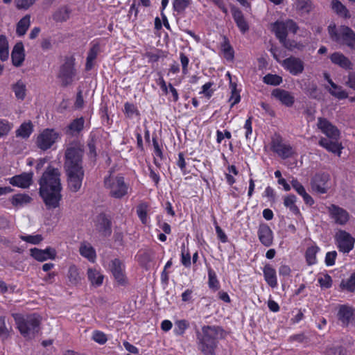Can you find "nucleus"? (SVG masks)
<instances>
[{"label":"nucleus","mask_w":355,"mask_h":355,"mask_svg":"<svg viewBox=\"0 0 355 355\" xmlns=\"http://www.w3.org/2000/svg\"><path fill=\"white\" fill-rule=\"evenodd\" d=\"M83 154L84 146L78 140L70 142L65 150L64 167L68 187L72 192H77L82 186L84 178Z\"/></svg>","instance_id":"f257e3e1"},{"label":"nucleus","mask_w":355,"mask_h":355,"mask_svg":"<svg viewBox=\"0 0 355 355\" xmlns=\"http://www.w3.org/2000/svg\"><path fill=\"white\" fill-rule=\"evenodd\" d=\"M60 176L58 168L49 166L40 180V194L49 209L59 207L62 198Z\"/></svg>","instance_id":"f03ea898"},{"label":"nucleus","mask_w":355,"mask_h":355,"mask_svg":"<svg viewBox=\"0 0 355 355\" xmlns=\"http://www.w3.org/2000/svg\"><path fill=\"white\" fill-rule=\"evenodd\" d=\"M224 331L218 326H203L197 331L198 349L205 355H214L218 340L223 337Z\"/></svg>","instance_id":"7ed1b4c3"},{"label":"nucleus","mask_w":355,"mask_h":355,"mask_svg":"<svg viewBox=\"0 0 355 355\" xmlns=\"http://www.w3.org/2000/svg\"><path fill=\"white\" fill-rule=\"evenodd\" d=\"M15 320L19 331L25 338H32L39 331L40 318L36 314L26 316H21L17 314L15 315Z\"/></svg>","instance_id":"20e7f679"},{"label":"nucleus","mask_w":355,"mask_h":355,"mask_svg":"<svg viewBox=\"0 0 355 355\" xmlns=\"http://www.w3.org/2000/svg\"><path fill=\"white\" fill-rule=\"evenodd\" d=\"M328 33L333 41L355 49V33L348 26H341L337 28L335 24H330L328 26Z\"/></svg>","instance_id":"39448f33"},{"label":"nucleus","mask_w":355,"mask_h":355,"mask_svg":"<svg viewBox=\"0 0 355 355\" xmlns=\"http://www.w3.org/2000/svg\"><path fill=\"white\" fill-rule=\"evenodd\" d=\"M106 189L110 190V195L115 198H121L128 194L129 187L125 182L123 176L110 175L104 180Z\"/></svg>","instance_id":"423d86ee"},{"label":"nucleus","mask_w":355,"mask_h":355,"mask_svg":"<svg viewBox=\"0 0 355 355\" xmlns=\"http://www.w3.org/2000/svg\"><path fill=\"white\" fill-rule=\"evenodd\" d=\"M298 30V26L292 19L286 21H277L272 24V31L275 34L277 38L282 44L287 39L288 33L291 32L295 34Z\"/></svg>","instance_id":"0eeeda50"},{"label":"nucleus","mask_w":355,"mask_h":355,"mask_svg":"<svg viewBox=\"0 0 355 355\" xmlns=\"http://www.w3.org/2000/svg\"><path fill=\"white\" fill-rule=\"evenodd\" d=\"M75 59L73 57H67L64 62L60 67L58 78L60 80L61 85L64 87L68 86L72 83L76 74L74 68Z\"/></svg>","instance_id":"6e6552de"},{"label":"nucleus","mask_w":355,"mask_h":355,"mask_svg":"<svg viewBox=\"0 0 355 355\" xmlns=\"http://www.w3.org/2000/svg\"><path fill=\"white\" fill-rule=\"evenodd\" d=\"M335 244L340 252L348 254L354 247L355 238L343 230H338L334 235Z\"/></svg>","instance_id":"1a4fd4ad"},{"label":"nucleus","mask_w":355,"mask_h":355,"mask_svg":"<svg viewBox=\"0 0 355 355\" xmlns=\"http://www.w3.org/2000/svg\"><path fill=\"white\" fill-rule=\"evenodd\" d=\"M60 138V135L54 129L46 128L37 137L36 145L42 150H46L57 142Z\"/></svg>","instance_id":"9d476101"},{"label":"nucleus","mask_w":355,"mask_h":355,"mask_svg":"<svg viewBox=\"0 0 355 355\" xmlns=\"http://www.w3.org/2000/svg\"><path fill=\"white\" fill-rule=\"evenodd\" d=\"M329 180L330 175L329 173H316L311 178L310 182L312 191L320 194L326 193L329 189L328 183Z\"/></svg>","instance_id":"9b49d317"},{"label":"nucleus","mask_w":355,"mask_h":355,"mask_svg":"<svg viewBox=\"0 0 355 355\" xmlns=\"http://www.w3.org/2000/svg\"><path fill=\"white\" fill-rule=\"evenodd\" d=\"M282 67L293 76L301 74L304 69V63L299 58L290 56L281 62Z\"/></svg>","instance_id":"f8f14e48"},{"label":"nucleus","mask_w":355,"mask_h":355,"mask_svg":"<svg viewBox=\"0 0 355 355\" xmlns=\"http://www.w3.org/2000/svg\"><path fill=\"white\" fill-rule=\"evenodd\" d=\"M271 149L282 159L290 157L293 154L292 147L289 144L283 143L279 136L272 139Z\"/></svg>","instance_id":"ddd939ff"},{"label":"nucleus","mask_w":355,"mask_h":355,"mask_svg":"<svg viewBox=\"0 0 355 355\" xmlns=\"http://www.w3.org/2000/svg\"><path fill=\"white\" fill-rule=\"evenodd\" d=\"M317 127L330 139H337L339 137L338 129L325 118L319 117L318 119Z\"/></svg>","instance_id":"4468645a"},{"label":"nucleus","mask_w":355,"mask_h":355,"mask_svg":"<svg viewBox=\"0 0 355 355\" xmlns=\"http://www.w3.org/2000/svg\"><path fill=\"white\" fill-rule=\"evenodd\" d=\"M329 213L331 219L338 225H343L349 220V214L344 209L331 205L328 207Z\"/></svg>","instance_id":"2eb2a0df"},{"label":"nucleus","mask_w":355,"mask_h":355,"mask_svg":"<svg viewBox=\"0 0 355 355\" xmlns=\"http://www.w3.org/2000/svg\"><path fill=\"white\" fill-rule=\"evenodd\" d=\"M337 318L343 327H347L353 320L354 309L347 304H340L337 307Z\"/></svg>","instance_id":"dca6fc26"},{"label":"nucleus","mask_w":355,"mask_h":355,"mask_svg":"<svg viewBox=\"0 0 355 355\" xmlns=\"http://www.w3.org/2000/svg\"><path fill=\"white\" fill-rule=\"evenodd\" d=\"M260 242L266 247H270L273 242V233L267 224H261L257 232Z\"/></svg>","instance_id":"f3484780"},{"label":"nucleus","mask_w":355,"mask_h":355,"mask_svg":"<svg viewBox=\"0 0 355 355\" xmlns=\"http://www.w3.org/2000/svg\"><path fill=\"white\" fill-rule=\"evenodd\" d=\"M110 268L117 282L121 285L125 284L126 280L123 272V266L122 262L118 259H114L111 261Z\"/></svg>","instance_id":"a211bd4d"},{"label":"nucleus","mask_w":355,"mask_h":355,"mask_svg":"<svg viewBox=\"0 0 355 355\" xmlns=\"http://www.w3.org/2000/svg\"><path fill=\"white\" fill-rule=\"evenodd\" d=\"M231 12L232 17L234 19V21H235L237 27L239 28V31L242 33H245L249 31V24L245 19L242 11L236 8L235 6H232L231 8Z\"/></svg>","instance_id":"6ab92c4d"},{"label":"nucleus","mask_w":355,"mask_h":355,"mask_svg":"<svg viewBox=\"0 0 355 355\" xmlns=\"http://www.w3.org/2000/svg\"><path fill=\"white\" fill-rule=\"evenodd\" d=\"M31 255L37 261H44L49 259H54L56 252L51 248H47L45 250L35 248L31 250Z\"/></svg>","instance_id":"aec40b11"},{"label":"nucleus","mask_w":355,"mask_h":355,"mask_svg":"<svg viewBox=\"0 0 355 355\" xmlns=\"http://www.w3.org/2000/svg\"><path fill=\"white\" fill-rule=\"evenodd\" d=\"M272 96L287 107H291L295 102L294 96L284 89H275L272 91Z\"/></svg>","instance_id":"412c9836"},{"label":"nucleus","mask_w":355,"mask_h":355,"mask_svg":"<svg viewBox=\"0 0 355 355\" xmlns=\"http://www.w3.org/2000/svg\"><path fill=\"white\" fill-rule=\"evenodd\" d=\"M84 125L83 117L75 119L66 127L65 133L70 136H77L83 130Z\"/></svg>","instance_id":"4be33fe9"},{"label":"nucleus","mask_w":355,"mask_h":355,"mask_svg":"<svg viewBox=\"0 0 355 355\" xmlns=\"http://www.w3.org/2000/svg\"><path fill=\"white\" fill-rule=\"evenodd\" d=\"M32 173H22L19 175H15L10 180V183L16 187L21 188L28 187L32 182Z\"/></svg>","instance_id":"5701e85b"},{"label":"nucleus","mask_w":355,"mask_h":355,"mask_svg":"<svg viewBox=\"0 0 355 355\" xmlns=\"http://www.w3.org/2000/svg\"><path fill=\"white\" fill-rule=\"evenodd\" d=\"M24 49L21 42L17 43L11 53V58L13 65L19 67L24 60Z\"/></svg>","instance_id":"b1692460"},{"label":"nucleus","mask_w":355,"mask_h":355,"mask_svg":"<svg viewBox=\"0 0 355 355\" xmlns=\"http://www.w3.org/2000/svg\"><path fill=\"white\" fill-rule=\"evenodd\" d=\"M319 145L329 152L337 154L338 156H340L341 155V149L343 147L338 142L332 141L326 138L322 137L319 141Z\"/></svg>","instance_id":"393cba45"},{"label":"nucleus","mask_w":355,"mask_h":355,"mask_svg":"<svg viewBox=\"0 0 355 355\" xmlns=\"http://www.w3.org/2000/svg\"><path fill=\"white\" fill-rule=\"evenodd\" d=\"M263 276L267 284L272 288L277 286V280L275 270L269 264L263 268Z\"/></svg>","instance_id":"a878e982"},{"label":"nucleus","mask_w":355,"mask_h":355,"mask_svg":"<svg viewBox=\"0 0 355 355\" xmlns=\"http://www.w3.org/2000/svg\"><path fill=\"white\" fill-rule=\"evenodd\" d=\"M331 61L343 69H350L352 63L350 60L343 53L336 52L331 55Z\"/></svg>","instance_id":"bb28decb"},{"label":"nucleus","mask_w":355,"mask_h":355,"mask_svg":"<svg viewBox=\"0 0 355 355\" xmlns=\"http://www.w3.org/2000/svg\"><path fill=\"white\" fill-rule=\"evenodd\" d=\"M297 198L293 194H289L284 198V205L286 207L288 208L290 211L295 215L300 214V211L297 206L295 205Z\"/></svg>","instance_id":"cd10ccee"},{"label":"nucleus","mask_w":355,"mask_h":355,"mask_svg":"<svg viewBox=\"0 0 355 355\" xmlns=\"http://www.w3.org/2000/svg\"><path fill=\"white\" fill-rule=\"evenodd\" d=\"M88 279L95 286H99L103 284V275L96 269L89 268L87 270Z\"/></svg>","instance_id":"c85d7f7f"},{"label":"nucleus","mask_w":355,"mask_h":355,"mask_svg":"<svg viewBox=\"0 0 355 355\" xmlns=\"http://www.w3.org/2000/svg\"><path fill=\"white\" fill-rule=\"evenodd\" d=\"M31 24V17L28 15L22 17L17 24L16 33L19 36L26 34Z\"/></svg>","instance_id":"c756f323"},{"label":"nucleus","mask_w":355,"mask_h":355,"mask_svg":"<svg viewBox=\"0 0 355 355\" xmlns=\"http://www.w3.org/2000/svg\"><path fill=\"white\" fill-rule=\"evenodd\" d=\"M12 89L17 99L24 100L26 94V87L21 80H18L12 85Z\"/></svg>","instance_id":"7c9ffc66"},{"label":"nucleus","mask_w":355,"mask_h":355,"mask_svg":"<svg viewBox=\"0 0 355 355\" xmlns=\"http://www.w3.org/2000/svg\"><path fill=\"white\" fill-rule=\"evenodd\" d=\"M31 198L27 194H16L12 196L11 202L16 207H22L31 202Z\"/></svg>","instance_id":"2f4dec72"},{"label":"nucleus","mask_w":355,"mask_h":355,"mask_svg":"<svg viewBox=\"0 0 355 355\" xmlns=\"http://www.w3.org/2000/svg\"><path fill=\"white\" fill-rule=\"evenodd\" d=\"M331 88L329 89V92L334 97L338 99H345L348 97V94L344 89H343L341 86H339L331 82Z\"/></svg>","instance_id":"473e14b6"},{"label":"nucleus","mask_w":355,"mask_h":355,"mask_svg":"<svg viewBox=\"0 0 355 355\" xmlns=\"http://www.w3.org/2000/svg\"><path fill=\"white\" fill-rule=\"evenodd\" d=\"M80 254L87 258L89 261L94 262L96 258V253L94 248L89 245L83 244L80 247Z\"/></svg>","instance_id":"72a5a7b5"},{"label":"nucleus","mask_w":355,"mask_h":355,"mask_svg":"<svg viewBox=\"0 0 355 355\" xmlns=\"http://www.w3.org/2000/svg\"><path fill=\"white\" fill-rule=\"evenodd\" d=\"M33 132V125L31 122L24 123L16 130V136L22 138H28Z\"/></svg>","instance_id":"f704fd0d"},{"label":"nucleus","mask_w":355,"mask_h":355,"mask_svg":"<svg viewBox=\"0 0 355 355\" xmlns=\"http://www.w3.org/2000/svg\"><path fill=\"white\" fill-rule=\"evenodd\" d=\"M332 8L334 10L340 15L341 17H343L345 18H349L350 15L347 9V8L339 1L338 0H333L331 2Z\"/></svg>","instance_id":"c9c22d12"},{"label":"nucleus","mask_w":355,"mask_h":355,"mask_svg":"<svg viewBox=\"0 0 355 355\" xmlns=\"http://www.w3.org/2000/svg\"><path fill=\"white\" fill-rule=\"evenodd\" d=\"M154 257V252L152 250L140 251L138 254V261L143 266L146 267L152 261Z\"/></svg>","instance_id":"e433bc0d"},{"label":"nucleus","mask_w":355,"mask_h":355,"mask_svg":"<svg viewBox=\"0 0 355 355\" xmlns=\"http://www.w3.org/2000/svg\"><path fill=\"white\" fill-rule=\"evenodd\" d=\"M319 250V248L316 245H313L307 248L305 257L309 265H313L316 263V254L318 252Z\"/></svg>","instance_id":"4c0bfd02"},{"label":"nucleus","mask_w":355,"mask_h":355,"mask_svg":"<svg viewBox=\"0 0 355 355\" xmlns=\"http://www.w3.org/2000/svg\"><path fill=\"white\" fill-rule=\"evenodd\" d=\"M282 45L286 49L291 51H302L305 48L304 44L293 40H286L284 42L282 43Z\"/></svg>","instance_id":"58836bf2"},{"label":"nucleus","mask_w":355,"mask_h":355,"mask_svg":"<svg viewBox=\"0 0 355 355\" xmlns=\"http://www.w3.org/2000/svg\"><path fill=\"white\" fill-rule=\"evenodd\" d=\"M295 8L302 13H308L312 9L311 0H295Z\"/></svg>","instance_id":"ea45409f"},{"label":"nucleus","mask_w":355,"mask_h":355,"mask_svg":"<svg viewBox=\"0 0 355 355\" xmlns=\"http://www.w3.org/2000/svg\"><path fill=\"white\" fill-rule=\"evenodd\" d=\"M70 11L67 8H61L53 15V19L57 21H64L69 18Z\"/></svg>","instance_id":"a19ab883"},{"label":"nucleus","mask_w":355,"mask_h":355,"mask_svg":"<svg viewBox=\"0 0 355 355\" xmlns=\"http://www.w3.org/2000/svg\"><path fill=\"white\" fill-rule=\"evenodd\" d=\"M263 81L267 85L276 86L282 83V78L276 74L268 73L263 77Z\"/></svg>","instance_id":"79ce46f5"},{"label":"nucleus","mask_w":355,"mask_h":355,"mask_svg":"<svg viewBox=\"0 0 355 355\" xmlns=\"http://www.w3.org/2000/svg\"><path fill=\"white\" fill-rule=\"evenodd\" d=\"M148 205L146 202L139 204L137 207V214L143 224L147 222Z\"/></svg>","instance_id":"37998d69"},{"label":"nucleus","mask_w":355,"mask_h":355,"mask_svg":"<svg viewBox=\"0 0 355 355\" xmlns=\"http://www.w3.org/2000/svg\"><path fill=\"white\" fill-rule=\"evenodd\" d=\"M208 278L209 287L214 290H218L219 288V282L215 272L211 268H209L208 270Z\"/></svg>","instance_id":"c03bdc74"},{"label":"nucleus","mask_w":355,"mask_h":355,"mask_svg":"<svg viewBox=\"0 0 355 355\" xmlns=\"http://www.w3.org/2000/svg\"><path fill=\"white\" fill-rule=\"evenodd\" d=\"M306 94L310 98L313 99H320L321 97V92L319 91L315 83H310L309 85Z\"/></svg>","instance_id":"a18cd8bd"},{"label":"nucleus","mask_w":355,"mask_h":355,"mask_svg":"<svg viewBox=\"0 0 355 355\" xmlns=\"http://www.w3.org/2000/svg\"><path fill=\"white\" fill-rule=\"evenodd\" d=\"M340 286L350 292L355 291V272L346 281H342Z\"/></svg>","instance_id":"49530a36"},{"label":"nucleus","mask_w":355,"mask_h":355,"mask_svg":"<svg viewBox=\"0 0 355 355\" xmlns=\"http://www.w3.org/2000/svg\"><path fill=\"white\" fill-rule=\"evenodd\" d=\"M191 0H174L173 3V9L178 12H183L190 4Z\"/></svg>","instance_id":"de8ad7c7"},{"label":"nucleus","mask_w":355,"mask_h":355,"mask_svg":"<svg viewBox=\"0 0 355 355\" xmlns=\"http://www.w3.org/2000/svg\"><path fill=\"white\" fill-rule=\"evenodd\" d=\"M68 277L69 281L73 284H77L80 280L79 272L78 268L75 266H71L69 268Z\"/></svg>","instance_id":"09e8293b"},{"label":"nucleus","mask_w":355,"mask_h":355,"mask_svg":"<svg viewBox=\"0 0 355 355\" xmlns=\"http://www.w3.org/2000/svg\"><path fill=\"white\" fill-rule=\"evenodd\" d=\"M20 239L26 242L30 243L31 244H38L40 243L42 240L43 238L42 235L40 234H36V235H21L20 236Z\"/></svg>","instance_id":"8fccbe9b"},{"label":"nucleus","mask_w":355,"mask_h":355,"mask_svg":"<svg viewBox=\"0 0 355 355\" xmlns=\"http://www.w3.org/2000/svg\"><path fill=\"white\" fill-rule=\"evenodd\" d=\"M12 128V123L6 120H0V137L7 135Z\"/></svg>","instance_id":"3c124183"},{"label":"nucleus","mask_w":355,"mask_h":355,"mask_svg":"<svg viewBox=\"0 0 355 355\" xmlns=\"http://www.w3.org/2000/svg\"><path fill=\"white\" fill-rule=\"evenodd\" d=\"M224 57L227 60H232L234 58V50L228 42H225L223 45Z\"/></svg>","instance_id":"603ef678"},{"label":"nucleus","mask_w":355,"mask_h":355,"mask_svg":"<svg viewBox=\"0 0 355 355\" xmlns=\"http://www.w3.org/2000/svg\"><path fill=\"white\" fill-rule=\"evenodd\" d=\"M99 230L104 236H109L111 234L110 222L105 217L102 218V223L100 225Z\"/></svg>","instance_id":"864d4df0"},{"label":"nucleus","mask_w":355,"mask_h":355,"mask_svg":"<svg viewBox=\"0 0 355 355\" xmlns=\"http://www.w3.org/2000/svg\"><path fill=\"white\" fill-rule=\"evenodd\" d=\"M35 1L36 0H15V4L19 10H27Z\"/></svg>","instance_id":"5fc2aeb1"},{"label":"nucleus","mask_w":355,"mask_h":355,"mask_svg":"<svg viewBox=\"0 0 355 355\" xmlns=\"http://www.w3.org/2000/svg\"><path fill=\"white\" fill-rule=\"evenodd\" d=\"M188 324L186 320H179L175 323V327L174 331L176 335H182L184 331L187 329Z\"/></svg>","instance_id":"6e6d98bb"},{"label":"nucleus","mask_w":355,"mask_h":355,"mask_svg":"<svg viewBox=\"0 0 355 355\" xmlns=\"http://www.w3.org/2000/svg\"><path fill=\"white\" fill-rule=\"evenodd\" d=\"M92 339L101 345L105 343L107 340L106 335L100 331H94L93 332Z\"/></svg>","instance_id":"4d7b16f0"},{"label":"nucleus","mask_w":355,"mask_h":355,"mask_svg":"<svg viewBox=\"0 0 355 355\" xmlns=\"http://www.w3.org/2000/svg\"><path fill=\"white\" fill-rule=\"evenodd\" d=\"M291 186L301 196L306 192L304 187L297 179L292 180Z\"/></svg>","instance_id":"13d9d810"},{"label":"nucleus","mask_w":355,"mask_h":355,"mask_svg":"<svg viewBox=\"0 0 355 355\" xmlns=\"http://www.w3.org/2000/svg\"><path fill=\"white\" fill-rule=\"evenodd\" d=\"M9 336V330L6 326L5 317L0 316V337L6 338Z\"/></svg>","instance_id":"bf43d9fd"},{"label":"nucleus","mask_w":355,"mask_h":355,"mask_svg":"<svg viewBox=\"0 0 355 355\" xmlns=\"http://www.w3.org/2000/svg\"><path fill=\"white\" fill-rule=\"evenodd\" d=\"M124 110L128 117H132L135 113L138 114L136 107L132 103H125Z\"/></svg>","instance_id":"052dcab7"},{"label":"nucleus","mask_w":355,"mask_h":355,"mask_svg":"<svg viewBox=\"0 0 355 355\" xmlns=\"http://www.w3.org/2000/svg\"><path fill=\"white\" fill-rule=\"evenodd\" d=\"M336 257L337 252L335 250L327 252L325 257V263L327 266H330L334 265Z\"/></svg>","instance_id":"680f3d73"},{"label":"nucleus","mask_w":355,"mask_h":355,"mask_svg":"<svg viewBox=\"0 0 355 355\" xmlns=\"http://www.w3.org/2000/svg\"><path fill=\"white\" fill-rule=\"evenodd\" d=\"M161 53L160 51H157V52L148 51L145 53V57L148 59L149 62H155L161 57Z\"/></svg>","instance_id":"e2e57ef3"},{"label":"nucleus","mask_w":355,"mask_h":355,"mask_svg":"<svg viewBox=\"0 0 355 355\" xmlns=\"http://www.w3.org/2000/svg\"><path fill=\"white\" fill-rule=\"evenodd\" d=\"M318 282L322 287L328 288L331 286L332 279L329 275H325L318 279Z\"/></svg>","instance_id":"0e129e2a"},{"label":"nucleus","mask_w":355,"mask_h":355,"mask_svg":"<svg viewBox=\"0 0 355 355\" xmlns=\"http://www.w3.org/2000/svg\"><path fill=\"white\" fill-rule=\"evenodd\" d=\"M99 51H100V46H99V45L98 44H94L92 46V48L89 49L87 58H89V60H94L96 58Z\"/></svg>","instance_id":"69168bd1"},{"label":"nucleus","mask_w":355,"mask_h":355,"mask_svg":"<svg viewBox=\"0 0 355 355\" xmlns=\"http://www.w3.org/2000/svg\"><path fill=\"white\" fill-rule=\"evenodd\" d=\"M212 85V83L208 82L203 85V86L202 87L201 93L203 94L208 98H209L212 96L214 92V91L211 89Z\"/></svg>","instance_id":"338daca9"},{"label":"nucleus","mask_w":355,"mask_h":355,"mask_svg":"<svg viewBox=\"0 0 355 355\" xmlns=\"http://www.w3.org/2000/svg\"><path fill=\"white\" fill-rule=\"evenodd\" d=\"M346 86L355 90V73H350L345 82Z\"/></svg>","instance_id":"774afa93"}]
</instances>
